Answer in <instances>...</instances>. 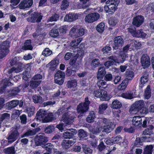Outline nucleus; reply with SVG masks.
<instances>
[{
    "instance_id": "f257e3e1",
    "label": "nucleus",
    "mask_w": 154,
    "mask_h": 154,
    "mask_svg": "<svg viewBox=\"0 0 154 154\" xmlns=\"http://www.w3.org/2000/svg\"><path fill=\"white\" fill-rule=\"evenodd\" d=\"M16 66V67H14L9 70L8 73L10 75V79H9V80H8V79H5L3 80L1 82L0 85V93H3L6 86H11L12 85V80L15 82L17 81V80H16L15 79L17 80V78H18L17 76H14V78L12 79L10 78V77H12L11 75H10L12 72H14L16 73H18L22 71V68L21 64H19L18 66Z\"/></svg>"
},
{
    "instance_id": "f03ea898",
    "label": "nucleus",
    "mask_w": 154,
    "mask_h": 154,
    "mask_svg": "<svg viewBox=\"0 0 154 154\" xmlns=\"http://www.w3.org/2000/svg\"><path fill=\"white\" fill-rule=\"evenodd\" d=\"M130 46H131L130 44L128 45L123 48L122 51L120 55V58H121V59H117L115 56L108 57L107 59L110 60L105 63L104 65L105 66L109 68L110 66L115 64V63H123L125 60L126 58L128 57L127 53Z\"/></svg>"
},
{
    "instance_id": "7ed1b4c3",
    "label": "nucleus",
    "mask_w": 154,
    "mask_h": 154,
    "mask_svg": "<svg viewBox=\"0 0 154 154\" xmlns=\"http://www.w3.org/2000/svg\"><path fill=\"white\" fill-rule=\"evenodd\" d=\"M75 113L73 112L71 114L68 112L64 113L62 118L60 119V120L61 121H63L66 125L63 123H60L57 125L56 127L61 132H62L64 129H66L67 125H69L72 123L75 118Z\"/></svg>"
},
{
    "instance_id": "20e7f679",
    "label": "nucleus",
    "mask_w": 154,
    "mask_h": 154,
    "mask_svg": "<svg viewBox=\"0 0 154 154\" xmlns=\"http://www.w3.org/2000/svg\"><path fill=\"white\" fill-rule=\"evenodd\" d=\"M103 122L104 124L103 127H100V130L103 132L109 133L116 126V124L111 122L110 120L106 118L103 119Z\"/></svg>"
},
{
    "instance_id": "39448f33",
    "label": "nucleus",
    "mask_w": 154,
    "mask_h": 154,
    "mask_svg": "<svg viewBox=\"0 0 154 154\" xmlns=\"http://www.w3.org/2000/svg\"><path fill=\"white\" fill-rule=\"evenodd\" d=\"M69 33L72 37L77 38L84 35L85 30L79 25L75 26L71 29Z\"/></svg>"
},
{
    "instance_id": "423d86ee",
    "label": "nucleus",
    "mask_w": 154,
    "mask_h": 154,
    "mask_svg": "<svg viewBox=\"0 0 154 154\" xmlns=\"http://www.w3.org/2000/svg\"><path fill=\"white\" fill-rule=\"evenodd\" d=\"M10 44L9 42L5 41L0 44V59L5 57L9 52Z\"/></svg>"
},
{
    "instance_id": "0eeeda50",
    "label": "nucleus",
    "mask_w": 154,
    "mask_h": 154,
    "mask_svg": "<svg viewBox=\"0 0 154 154\" xmlns=\"http://www.w3.org/2000/svg\"><path fill=\"white\" fill-rule=\"evenodd\" d=\"M128 31L134 37L144 38L146 34L143 32L142 30H136V28L133 26H131L128 29Z\"/></svg>"
},
{
    "instance_id": "6e6552de",
    "label": "nucleus",
    "mask_w": 154,
    "mask_h": 154,
    "mask_svg": "<svg viewBox=\"0 0 154 154\" xmlns=\"http://www.w3.org/2000/svg\"><path fill=\"white\" fill-rule=\"evenodd\" d=\"M90 103V102L88 100V98H85V103H81L78 106L77 109L78 112L81 114L86 112L88 109Z\"/></svg>"
},
{
    "instance_id": "1a4fd4ad",
    "label": "nucleus",
    "mask_w": 154,
    "mask_h": 154,
    "mask_svg": "<svg viewBox=\"0 0 154 154\" xmlns=\"http://www.w3.org/2000/svg\"><path fill=\"white\" fill-rule=\"evenodd\" d=\"M100 17V15L97 13H92L87 15L85 17V20L86 23H91L97 20Z\"/></svg>"
},
{
    "instance_id": "9d476101",
    "label": "nucleus",
    "mask_w": 154,
    "mask_h": 154,
    "mask_svg": "<svg viewBox=\"0 0 154 154\" xmlns=\"http://www.w3.org/2000/svg\"><path fill=\"white\" fill-rule=\"evenodd\" d=\"M140 60L142 66L144 69L149 67L150 65V59L147 54L142 55Z\"/></svg>"
},
{
    "instance_id": "9b49d317",
    "label": "nucleus",
    "mask_w": 154,
    "mask_h": 154,
    "mask_svg": "<svg viewBox=\"0 0 154 154\" xmlns=\"http://www.w3.org/2000/svg\"><path fill=\"white\" fill-rule=\"evenodd\" d=\"M48 138L44 134L37 135L35 138L36 143L38 145H41L48 142Z\"/></svg>"
},
{
    "instance_id": "f8f14e48",
    "label": "nucleus",
    "mask_w": 154,
    "mask_h": 154,
    "mask_svg": "<svg viewBox=\"0 0 154 154\" xmlns=\"http://www.w3.org/2000/svg\"><path fill=\"white\" fill-rule=\"evenodd\" d=\"M32 3V0H24L21 2L18 6L20 9H24L30 8Z\"/></svg>"
},
{
    "instance_id": "ddd939ff",
    "label": "nucleus",
    "mask_w": 154,
    "mask_h": 154,
    "mask_svg": "<svg viewBox=\"0 0 154 154\" xmlns=\"http://www.w3.org/2000/svg\"><path fill=\"white\" fill-rule=\"evenodd\" d=\"M123 40L121 37L118 36L115 38L113 48L115 49H118L123 45Z\"/></svg>"
},
{
    "instance_id": "4468645a",
    "label": "nucleus",
    "mask_w": 154,
    "mask_h": 154,
    "mask_svg": "<svg viewBox=\"0 0 154 154\" xmlns=\"http://www.w3.org/2000/svg\"><path fill=\"white\" fill-rule=\"evenodd\" d=\"M143 17L142 16H138L133 18L132 23L135 26L139 27L143 23Z\"/></svg>"
},
{
    "instance_id": "2eb2a0df",
    "label": "nucleus",
    "mask_w": 154,
    "mask_h": 154,
    "mask_svg": "<svg viewBox=\"0 0 154 154\" xmlns=\"http://www.w3.org/2000/svg\"><path fill=\"white\" fill-rule=\"evenodd\" d=\"M79 15L77 14L69 13L66 15L64 17V21H66L72 22L77 19Z\"/></svg>"
},
{
    "instance_id": "dca6fc26",
    "label": "nucleus",
    "mask_w": 154,
    "mask_h": 154,
    "mask_svg": "<svg viewBox=\"0 0 154 154\" xmlns=\"http://www.w3.org/2000/svg\"><path fill=\"white\" fill-rule=\"evenodd\" d=\"M19 136V134L17 130L12 132L7 138L10 143H11L16 140Z\"/></svg>"
},
{
    "instance_id": "f3484780",
    "label": "nucleus",
    "mask_w": 154,
    "mask_h": 154,
    "mask_svg": "<svg viewBox=\"0 0 154 154\" xmlns=\"http://www.w3.org/2000/svg\"><path fill=\"white\" fill-rule=\"evenodd\" d=\"M133 125L135 126L140 127L142 125V119L139 116H134L132 120Z\"/></svg>"
},
{
    "instance_id": "a211bd4d",
    "label": "nucleus",
    "mask_w": 154,
    "mask_h": 154,
    "mask_svg": "<svg viewBox=\"0 0 154 154\" xmlns=\"http://www.w3.org/2000/svg\"><path fill=\"white\" fill-rule=\"evenodd\" d=\"M75 142V139H73L72 140H64L62 143V146L63 147L67 149L71 147Z\"/></svg>"
},
{
    "instance_id": "6ab92c4d",
    "label": "nucleus",
    "mask_w": 154,
    "mask_h": 154,
    "mask_svg": "<svg viewBox=\"0 0 154 154\" xmlns=\"http://www.w3.org/2000/svg\"><path fill=\"white\" fill-rule=\"evenodd\" d=\"M46 112L43 109H40L36 114L37 119L40 120H43L46 117Z\"/></svg>"
},
{
    "instance_id": "aec40b11",
    "label": "nucleus",
    "mask_w": 154,
    "mask_h": 154,
    "mask_svg": "<svg viewBox=\"0 0 154 154\" xmlns=\"http://www.w3.org/2000/svg\"><path fill=\"white\" fill-rule=\"evenodd\" d=\"M42 18V16L37 13H34L32 15L31 18V22H39Z\"/></svg>"
},
{
    "instance_id": "412c9836",
    "label": "nucleus",
    "mask_w": 154,
    "mask_h": 154,
    "mask_svg": "<svg viewBox=\"0 0 154 154\" xmlns=\"http://www.w3.org/2000/svg\"><path fill=\"white\" fill-rule=\"evenodd\" d=\"M117 6L109 4L108 5H105L104 7V9L106 13L109 12L113 13L117 10Z\"/></svg>"
},
{
    "instance_id": "4be33fe9",
    "label": "nucleus",
    "mask_w": 154,
    "mask_h": 154,
    "mask_svg": "<svg viewBox=\"0 0 154 154\" xmlns=\"http://www.w3.org/2000/svg\"><path fill=\"white\" fill-rule=\"evenodd\" d=\"M77 85V81L75 79L69 81L66 85V86L68 88H72V90L73 91L76 89Z\"/></svg>"
},
{
    "instance_id": "5701e85b",
    "label": "nucleus",
    "mask_w": 154,
    "mask_h": 154,
    "mask_svg": "<svg viewBox=\"0 0 154 154\" xmlns=\"http://www.w3.org/2000/svg\"><path fill=\"white\" fill-rule=\"evenodd\" d=\"M148 75L145 74L142 76L140 79V84L139 86V89H141L143 87V85L145 84L148 81Z\"/></svg>"
},
{
    "instance_id": "b1692460",
    "label": "nucleus",
    "mask_w": 154,
    "mask_h": 154,
    "mask_svg": "<svg viewBox=\"0 0 154 154\" xmlns=\"http://www.w3.org/2000/svg\"><path fill=\"white\" fill-rule=\"evenodd\" d=\"M106 73L105 69L103 67H100L98 69L97 77L98 79H102Z\"/></svg>"
},
{
    "instance_id": "393cba45",
    "label": "nucleus",
    "mask_w": 154,
    "mask_h": 154,
    "mask_svg": "<svg viewBox=\"0 0 154 154\" xmlns=\"http://www.w3.org/2000/svg\"><path fill=\"white\" fill-rule=\"evenodd\" d=\"M73 131H74L73 129L67 130L63 133V137L66 139H69L72 138L74 135L73 133L72 132Z\"/></svg>"
},
{
    "instance_id": "a878e982",
    "label": "nucleus",
    "mask_w": 154,
    "mask_h": 154,
    "mask_svg": "<svg viewBox=\"0 0 154 154\" xmlns=\"http://www.w3.org/2000/svg\"><path fill=\"white\" fill-rule=\"evenodd\" d=\"M31 40L30 39L28 40L25 42L24 46L22 47V49L23 50H32L33 47L31 45Z\"/></svg>"
},
{
    "instance_id": "bb28decb",
    "label": "nucleus",
    "mask_w": 154,
    "mask_h": 154,
    "mask_svg": "<svg viewBox=\"0 0 154 154\" xmlns=\"http://www.w3.org/2000/svg\"><path fill=\"white\" fill-rule=\"evenodd\" d=\"M154 127L152 125H150L148 126V127L143 132V134L144 135H149L153 133V129Z\"/></svg>"
},
{
    "instance_id": "cd10ccee",
    "label": "nucleus",
    "mask_w": 154,
    "mask_h": 154,
    "mask_svg": "<svg viewBox=\"0 0 154 154\" xmlns=\"http://www.w3.org/2000/svg\"><path fill=\"white\" fill-rule=\"evenodd\" d=\"M59 64V61L57 60H53L51 61L48 65V66H50V68L54 70L57 66Z\"/></svg>"
},
{
    "instance_id": "c85d7f7f",
    "label": "nucleus",
    "mask_w": 154,
    "mask_h": 154,
    "mask_svg": "<svg viewBox=\"0 0 154 154\" xmlns=\"http://www.w3.org/2000/svg\"><path fill=\"white\" fill-rule=\"evenodd\" d=\"M65 73L64 72L59 70L55 74L54 77H56V81H57L58 79H64L65 78Z\"/></svg>"
},
{
    "instance_id": "c756f323",
    "label": "nucleus",
    "mask_w": 154,
    "mask_h": 154,
    "mask_svg": "<svg viewBox=\"0 0 154 154\" xmlns=\"http://www.w3.org/2000/svg\"><path fill=\"white\" fill-rule=\"evenodd\" d=\"M128 83V80L127 79H125L123 81L121 84L118 86V88L120 90H125L126 88Z\"/></svg>"
},
{
    "instance_id": "7c9ffc66",
    "label": "nucleus",
    "mask_w": 154,
    "mask_h": 154,
    "mask_svg": "<svg viewBox=\"0 0 154 154\" xmlns=\"http://www.w3.org/2000/svg\"><path fill=\"white\" fill-rule=\"evenodd\" d=\"M101 93L100 99L103 101L107 100L109 99V97L107 95V92L104 90L100 89Z\"/></svg>"
},
{
    "instance_id": "2f4dec72",
    "label": "nucleus",
    "mask_w": 154,
    "mask_h": 154,
    "mask_svg": "<svg viewBox=\"0 0 154 154\" xmlns=\"http://www.w3.org/2000/svg\"><path fill=\"white\" fill-rule=\"evenodd\" d=\"M95 118V115L93 111L91 112L88 117L86 118V121L88 123H91L93 122Z\"/></svg>"
},
{
    "instance_id": "473e14b6",
    "label": "nucleus",
    "mask_w": 154,
    "mask_h": 154,
    "mask_svg": "<svg viewBox=\"0 0 154 154\" xmlns=\"http://www.w3.org/2000/svg\"><path fill=\"white\" fill-rule=\"evenodd\" d=\"M57 28V26L55 28L51 29L50 32V35L52 37L56 38L59 35V33L56 28Z\"/></svg>"
},
{
    "instance_id": "72a5a7b5",
    "label": "nucleus",
    "mask_w": 154,
    "mask_h": 154,
    "mask_svg": "<svg viewBox=\"0 0 154 154\" xmlns=\"http://www.w3.org/2000/svg\"><path fill=\"white\" fill-rule=\"evenodd\" d=\"M36 132H37L35 129L30 130L27 131L24 134L22 135L21 137H25L34 135L36 134Z\"/></svg>"
},
{
    "instance_id": "f704fd0d",
    "label": "nucleus",
    "mask_w": 154,
    "mask_h": 154,
    "mask_svg": "<svg viewBox=\"0 0 154 154\" xmlns=\"http://www.w3.org/2000/svg\"><path fill=\"white\" fill-rule=\"evenodd\" d=\"M20 91V88H14L9 91V95L10 97L15 96L18 94Z\"/></svg>"
},
{
    "instance_id": "c9c22d12",
    "label": "nucleus",
    "mask_w": 154,
    "mask_h": 154,
    "mask_svg": "<svg viewBox=\"0 0 154 154\" xmlns=\"http://www.w3.org/2000/svg\"><path fill=\"white\" fill-rule=\"evenodd\" d=\"M4 152L7 154H14L15 153V148L14 146H11L5 149L4 150Z\"/></svg>"
},
{
    "instance_id": "e433bc0d",
    "label": "nucleus",
    "mask_w": 154,
    "mask_h": 154,
    "mask_svg": "<svg viewBox=\"0 0 154 154\" xmlns=\"http://www.w3.org/2000/svg\"><path fill=\"white\" fill-rule=\"evenodd\" d=\"M122 106L121 103L118 100H115L113 101L112 106L114 109L120 108Z\"/></svg>"
},
{
    "instance_id": "4c0bfd02",
    "label": "nucleus",
    "mask_w": 154,
    "mask_h": 154,
    "mask_svg": "<svg viewBox=\"0 0 154 154\" xmlns=\"http://www.w3.org/2000/svg\"><path fill=\"white\" fill-rule=\"evenodd\" d=\"M121 97L126 99H131L134 97L133 93L129 92L126 93H123L121 94Z\"/></svg>"
},
{
    "instance_id": "58836bf2",
    "label": "nucleus",
    "mask_w": 154,
    "mask_h": 154,
    "mask_svg": "<svg viewBox=\"0 0 154 154\" xmlns=\"http://www.w3.org/2000/svg\"><path fill=\"white\" fill-rule=\"evenodd\" d=\"M133 104L138 109L143 106L144 103L143 100H140L136 101Z\"/></svg>"
},
{
    "instance_id": "ea45409f",
    "label": "nucleus",
    "mask_w": 154,
    "mask_h": 154,
    "mask_svg": "<svg viewBox=\"0 0 154 154\" xmlns=\"http://www.w3.org/2000/svg\"><path fill=\"white\" fill-rule=\"evenodd\" d=\"M144 96L146 99H149L151 96L150 87L148 85L146 88L145 91Z\"/></svg>"
},
{
    "instance_id": "a19ab883",
    "label": "nucleus",
    "mask_w": 154,
    "mask_h": 154,
    "mask_svg": "<svg viewBox=\"0 0 154 154\" xmlns=\"http://www.w3.org/2000/svg\"><path fill=\"white\" fill-rule=\"evenodd\" d=\"M104 24L103 23H100L97 26L96 29L98 32H102L104 30Z\"/></svg>"
},
{
    "instance_id": "79ce46f5",
    "label": "nucleus",
    "mask_w": 154,
    "mask_h": 154,
    "mask_svg": "<svg viewBox=\"0 0 154 154\" xmlns=\"http://www.w3.org/2000/svg\"><path fill=\"white\" fill-rule=\"evenodd\" d=\"M130 45L131 46V48H133V47H135L136 48H139L142 46L141 44L138 41H133L130 44Z\"/></svg>"
},
{
    "instance_id": "37998d69",
    "label": "nucleus",
    "mask_w": 154,
    "mask_h": 154,
    "mask_svg": "<svg viewBox=\"0 0 154 154\" xmlns=\"http://www.w3.org/2000/svg\"><path fill=\"white\" fill-rule=\"evenodd\" d=\"M69 2L67 0H63L61 5V8L62 10H64L69 6Z\"/></svg>"
},
{
    "instance_id": "c03bdc74",
    "label": "nucleus",
    "mask_w": 154,
    "mask_h": 154,
    "mask_svg": "<svg viewBox=\"0 0 154 154\" xmlns=\"http://www.w3.org/2000/svg\"><path fill=\"white\" fill-rule=\"evenodd\" d=\"M82 148L85 154H92V150L89 148L87 145H83Z\"/></svg>"
},
{
    "instance_id": "a18cd8bd",
    "label": "nucleus",
    "mask_w": 154,
    "mask_h": 154,
    "mask_svg": "<svg viewBox=\"0 0 154 154\" xmlns=\"http://www.w3.org/2000/svg\"><path fill=\"white\" fill-rule=\"evenodd\" d=\"M153 148V147L152 145L146 146L144 149V154H151Z\"/></svg>"
},
{
    "instance_id": "49530a36",
    "label": "nucleus",
    "mask_w": 154,
    "mask_h": 154,
    "mask_svg": "<svg viewBox=\"0 0 154 154\" xmlns=\"http://www.w3.org/2000/svg\"><path fill=\"white\" fill-rule=\"evenodd\" d=\"M42 147L44 149H45L46 150L50 152L52 150L53 147V146L50 143H48Z\"/></svg>"
},
{
    "instance_id": "de8ad7c7",
    "label": "nucleus",
    "mask_w": 154,
    "mask_h": 154,
    "mask_svg": "<svg viewBox=\"0 0 154 154\" xmlns=\"http://www.w3.org/2000/svg\"><path fill=\"white\" fill-rule=\"evenodd\" d=\"M55 128L54 126L53 125L48 126L45 130V132L47 134L51 133L54 131Z\"/></svg>"
},
{
    "instance_id": "09e8293b",
    "label": "nucleus",
    "mask_w": 154,
    "mask_h": 154,
    "mask_svg": "<svg viewBox=\"0 0 154 154\" xmlns=\"http://www.w3.org/2000/svg\"><path fill=\"white\" fill-rule=\"evenodd\" d=\"M19 103V102L18 100H12L9 103L8 106L10 108H14L18 105Z\"/></svg>"
},
{
    "instance_id": "8fccbe9b",
    "label": "nucleus",
    "mask_w": 154,
    "mask_h": 154,
    "mask_svg": "<svg viewBox=\"0 0 154 154\" xmlns=\"http://www.w3.org/2000/svg\"><path fill=\"white\" fill-rule=\"evenodd\" d=\"M119 2V0H108L106 3V4H111L118 6Z\"/></svg>"
},
{
    "instance_id": "3c124183",
    "label": "nucleus",
    "mask_w": 154,
    "mask_h": 154,
    "mask_svg": "<svg viewBox=\"0 0 154 154\" xmlns=\"http://www.w3.org/2000/svg\"><path fill=\"white\" fill-rule=\"evenodd\" d=\"M26 110L28 116H31L34 113L35 108L33 106H30Z\"/></svg>"
},
{
    "instance_id": "603ef678",
    "label": "nucleus",
    "mask_w": 154,
    "mask_h": 154,
    "mask_svg": "<svg viewBox=\"0 0 154 154\" xmlns=\"http://www.w3.org/2000/svg\"><path fill=\"white\" fill-rule=\"evenodd\" d=\"M100 64L99 60L98 59H95L92 60L91 65L92 67L95 68L98 66Z\"/></svg>"
},
{
    "instance_id": "864d4df0",
    "label": "nucleus",
    "mask_w": 154,
    "mask_h": 154,
    "mask_svg": "<svg viewBox=\"0 0 154 154\" xmlns=\"http://www.w3.org/2000/svg\"><path fill=\"white\" fill-rule=\"evenodd\" d=\"M41 81H31L30 86L32 88H35L37 87L41 83Z\"/></svg>"
},
{
    "instance_id": "5fc2aeb1",
    "label": "nucleus",
    "mask_w": 154,
    "mask_h": 154,
    "mask_svg": "<svg viewBox=\"0 0 154 154\" xmlns=\"http://www.w3.org/2000/svg\"><path fill=\"white\" fill-rule=\"evenodd\" d=\"M126 75L128 80H132L134 77V73L132 71H127Z\"/></svg>"
},
{
    "instance_id": "6e6d98bb",
    "label": "nucleus",
    "mask_w": 154,
    "mask_h": 154,
    "mask_svg": "<svg viewBox=\"0 0 154 154\" xmlns=\"http://www.w3.org/2000/svg\"><path fill=\"white\" fill-rule=\"evenodd\" d=\"M52 51L48 48H46L42 52V54L46 57H48L52 54Z\"/></svg>"
},
{
    "instance_id": "4d7b16f0",
    "label": "nucleus",
    "mask_w": 154,
    "mask_h": 154,
    "mask_svg": "<svg viewBox=\"0 0 154 154\" xmlns=\"http://www.w3.org/2000/svg\"><path fill=\"white\" fill-rule=\"evenodd\" d=\"M33 102L35 103L42 102V100L41 97L39 96L35 95L32 97Z\"/></svg>"
},
{
    "instance_id": "13d9d810",
    "label": "nucleus",
    "mask_w": 154,
    "mask_h": 154,
    "mask_svg": "<svg viewBox=\"0 0 154 154\" xmlns=\"http://www.w3.org/2000/svg\"><path fill=\"white\" fill-rule=\"evenodd\" d=\"M107 106V104L103 103L99 106V112L100 114L103 113V112L106 110Z\"/></svg>"
},
{
    "instance_id": "bf43d9fd",
    "label": "nucleus",
    "mask_w": 154,
    "mask_h": 154,
    "mask_svg": "<svg viewBox=\"0 0 154 154\" xmlns=\"http://www.w3.org/2000/svg\"><path fill=\"white\" fill-rule=\"evenodd\" d=\"M69 27L68 26L64 25L59 28V30L60 33H66Z\"/></svg>"
},
{
    "instance_id": "052dcab7",
    "label": "nucleus",
    "mask_w": 154,
    "mask_h": 154,
    "mask_svg": "<svg viewBox=\"0 0 154 154\" xmlns=\"http://www.w3.org/2000/svg\"><path fill=\"white\" fill-rule=\"evenodd\" d=\"M118 22V20L115 17L110 18L109 21V24L112 26H114Z\"/></svg>"
},
{
    "instance_id": "680f3d73",
    "label": "nucleus",
    "mask_w": 154,
    "mask_h": 154,
    "mask_svg": "<svg viewBox=\"0 0 154 154\" xmlns=\"http://www.w3.org/2000/svg\"><path fill=\"white\" fill-rule=\"evenodd\" d=\"M59 16L57 14H54L52 15L47 20L48 22H52L53 21H56L58 19Z\"/></svg>"
},
{
    "instance_id": "e2e57ef3",
    "label": "nucleus",
    "mask_w": 154,
    "mask_h": 154,
    "mask_svg": "<svg viewBox=\"0 0 154 154\" xmlns=\"http://www.w3.org/2000/svg\"><path fill=\"white\" fill-rule=\"evenodd\" d=\"M138 110V109L134 106V105L133 104L130 108L129 111L131 114H136Z\"/></svg>"
},
{
    "instance_id": "0e129e2a",
    "label": "nucleus",
    "mask_w": 154,
    "mask_h": 154,
    "mask_svg": "<svg viewBox=\"0 0 154 154\" xmlns=\"http://www.w3.org/2000/svg\"><path fill=\"white\" fill-rule=\"evenodd\" d=\"M100 130H101L100 127L98 129L97 128L95 127L93 128L92 127H90L89 128V130L91 132L92 134H95L101 131Z\"/></svg>"
},
{
    "instance_id": "69168bd1",
    "label": "nucleus",
    "mask_w": 154,
    "mask_h": 154,
    "mask_svg": "<svg viewBox=\"0 0 154 154\" xmlns=\"http://www.w3.org/2000/svg\"><path fill=\"white\" fill-rule=\"evenodd\" d=\"M10 117V115L7 113H5L1 116H0V120L2 122L3 120H6L9 119Z\"/></svg>"
},
{
    "instance_id": "338daca9",
    "label": "nucleus",
    "mask_w": 154,
    "mask_h": 154,
    "mask_svg": "<svg viewBox=\"0 0 154 154\" xmlns=\"http://www.w3.org/2000/svg\"><path fill=\"white\" fill-rule=\"evenodd\" d=\"M87 134L83 130H80L79 131V136L80 138H83L86 137Z\"/></svg>"
},
{
    "instance_id": "774afa93",
    "label": "nucleus",
    "mask_w": 154,
    "mask_h": 154,
    "mask_svg": "<svg viewBox=\"0 0 154 154\" xmlns=\"http://www.w3.org/2000/svg\"><path fill=\"white\" fill-rule=\"evenodd\" d=\"M114 142V143H118L123 141L122 138L121 137L117 136L116 137H115L113 139Z\"/></svg>"
}]
</instances>
